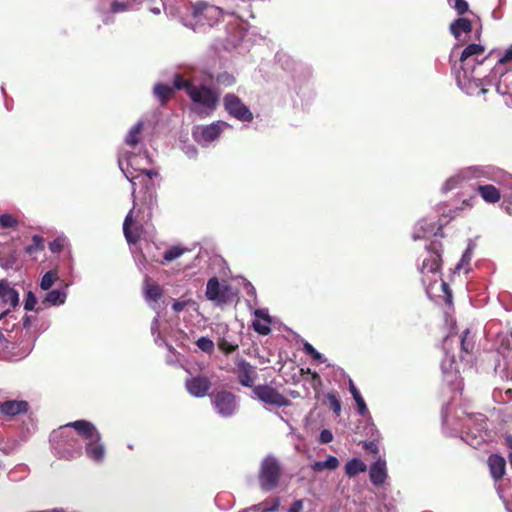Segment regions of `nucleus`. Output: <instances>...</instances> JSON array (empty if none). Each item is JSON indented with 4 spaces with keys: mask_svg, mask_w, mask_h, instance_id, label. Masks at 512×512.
<instances>
[{
    "mask_svg": "<svg viewBox=\"0 0 512 512\" xmlns=\"http://www.w3.org/2000/svg\"><path fill=\"white\" fill-rule=\"evenodd\" d=\"M443 332V350L444 358L441 362V369L445 380L453 383L459 375V365L456 360V353L461 361L471 362L476 344V331L463 322H444Z\"/></svg>",
    "mask_w": 512,
    "mask_h": 512,
    "instance_id": "nucleus-1",
    "label": "nucleus"
},
{
    "mask_svg": "<svg viewBox=\"0 0 512 512\" xmlns=\"http://www.w3.org/2000/svg\"><path fill=\"white\" fill-rule=\"evenodd\" d=\"M441 248L438 241H432L426 248L425 257L419 267L422 275V283L426 288V293L431 297L435 291L441 290L447 303L452 300V292L448 284L442 279L440 273L441 267Z\"/></svg>",
    "mask_w": 512,
    "mask_h": 512,
    "instance_id": "nucleus-2",
    "label": "nucleus"
},
{
    "mask_svg": "<svg viewBox=\"0 0 512 512\" xmlns=\"http://www.w3.org/2000/svg\"><path fill=\"white\" fill-rule=\"evenodd\" d=\"M484 47L480 44H469L461 53L459 61L460 68L455 70V77L458 86L467 94H474L481 86L480 78L474 75L477 65L483 63Z\"/></svg>",
    "mask_w": 512,
    "mask_h": 512,
    "instance_id": "nucleus-3",
    "label": "nucleus"
},
{
    "mask_svg": "<svg viewBox=\"0 0 512 512\" xmlns=\"http://www.w3.org/2000/svg\"><path fill=\"white\" fill-rule=\"evenodd\" d=\"M174 86L178 90H185L193 103V111L200 116L211 115L218 104L219 95L213 89L205 85H196L184 80L180 75H175Z\"/></svg>",
    "mask_w": 512,
    "mask_h": 512,
    "instance_id": "nucleus-4",
    "label": "nucleus"
},
{
    "mask_svg": "<svg viewBox=\"0 0 512 512\" xmlns=\"http://www.w3.org/2000/svg\"><path fill=\"white\" fill-rule=\"evenodd\" d=\"M71 425L83 442L86 457L96 464L102 463L106 456V447L96 426L87 420H77Z\"/></svg>",
    "mask_w": 512,
    "mask_h": 512,
    "instance_id": "nucleus-5",
    "label": "nucleus"
},
{
    "mask_svg": "<svg viewBox=\"0 0 512 512\" xmlns=\"http://www.w3.org/2000/svg\"><path fill=\"white\" fill-rule=\"evenodd\" d=\"M471 178H484L502 184L512 190V175L493 166H473L462 170L459 174L450 177L442 189L448 192L454 189L462 180Z\"/></svg>",
    "mask_w": 512,
    "mask_h": 512,
    "instance_id": "nucleus-6",
    "label": "nucleus"
},
{
    "mask_svg": "<svg viewBox=\"0 0 512 512\" xmlns=\"http://www.w3.org/2000/svg\"><path fill=\"white\" fill-rule=\"evenodd\" d=\"M70 422L54 430L50 435V442L56 456L63 459H74L82 454V444L71 434L73 428Z\"/></svg>",
    "mask_w": 512,
    "mask_h": 512,
    "instance_id": "nucleus-7",
    "label": "nucleus"
},
{
    "mask_svg": "<svg viewBox=\"0 0 512 512\" xmlns=\"http://www.w3.org/2000/svg\"><path fill=\"white\" fill-rule=\"evenodd\" d=\"M493 356L495 373L503 379L512 380V331L499 336V346Z\"/></svg>",
    "mask_w": 512,
    "mask_h": 512,
    "instance_id": "nucleus-8",
    "label": "nucleus"
},
{
    "mask_svg": "<svg viewBox=\"0 0 512 512\" xmlns=\"http://www.w3.org/2000/svg\"><path fill=\"white\" fill-rule=\"evenodd\" d=\"M147 164H149V157L146 150L138 155L131 152H121L118 156V165L125 177L132 184L133 197H135L136 192V183L134 180L139 177V175H135L134 172L141 173Z\"/></svg>",
    "mask_w": 512,
    "mask_h": 512,
    "instance_id": "nucleus-9",
    "label": "nucleus"
},
{
    "mask_svg": "<svg viewBox=\"0 0 512 512\" xmlns=\"http://www.w3.org/2000/svg\"><path fill=\"white\" fill-rule=\"evenodd\" d=\"M461 428L466 429L463 440L474 448L480 446L489 437L487 421L483 414L467 415Z\"/></svg>",
    "mask_w": 512,
    "mask_h": 512,
    "instance_id": "nucleus-10",
    "label": "nucleus"
},
{
    "mask_svg": "<svg viewBox=\"0 0 512 512\" xmlns=\"http://www.w3.org/2000/svg\"><path fill=\"white\" fill-rule=\"evenodd\" d=\"M281 475V468L278 460L272 456H266L260 465L259 470V485L260 488L269 492L278 486Z\"/></svg>",
    "mask_w": 512,
    "mask_h": 512,
    "instance_id": "nucleus-11",
    "label": "nucleus"
},
{
    "mask_svg": "<svg viewBox=\"0 0 512 512\" xmlns=\"http://www.w3.org/2000/svg\"><path fill=\"white\" fill-rule=\"evenodd\" d=\"M191 15L196 25L212 27L219 22L223 11L215 5L199 1L192 5Z\"/></svg>",
    "mask_w": 512,
    "mask_h": 512,
    "instance_id": "nucleus-12",
    "label": "nucleus"
},
{
    "mask_svg": "<svg viewBox=\"0 0 512 512\" xmlns=\"http://www.w3.org/2000/svg\"><path fill=\"white\" fill-rule=\"evenodd\" d=\"M215 329L219 334L217 347L223 354L229 355L238 350L242 341L240 329L231 330L226 322H217Z\"/></svg>",
    "mask_w": 512,
    "mask_h": 512,
    "instance_id": "nucleus-13",
    "label": "nucleus"
},
{
    "mask_svg": "<svg viewBox=\"0 0 512 512\" xmlns=\"http://www.w3.org/2000/svg\"><path fill=\"white\" fill-rule=\"evenodd\" d=\"M227 127L228 124L224 121H216L209 125H197L192 129V137L199 145L207 147L217 140Z\"/></svg>",
    "mask_w": 512,
    "mask_h": 512,
    "instance_id": "nucleus-14",
    "label": "nucleus"
},
{
    "mask_svg": "<svg viewBox=\"0 0 512 512\" xmlns=\"http://www.w3.org/2000/svg\"><path fill=\"white\" fill-rule=\"evenodd\" d=\"M212 405L218 415L223 418H230L237 413L239 402L233 393L219 391L212 397Z\"/></svg>",
    "mask_w": 512,
    "mask_h": 512,
    "instance_id": "nucleus-15",
    "label": "nucleus"
},
{
    "mask_svg": "<svg viewBox=\"0 0 512 512\" xmlns=\"http://www.w3.org/2000/svg\"><path fill=\"white\" fill-rule=\"evenodd\" d=\"M223 105L231 117L242 122H251L253 120V113L235 94H226L223 98Z\"/></svg>",
    "mask_w": 512,
    "mask_h": 512,
    "instance_id": "nucleus-16",
    "label": "nucleus"
},
{
    "mask_svg": "<svg viewBox=\"0 0 512 512\" xmlns=\"http://www.w3.org/2000/svg\"><path fill=\"white\" fill-rule=\"evenodd\" d=\"M206 296L209 300L215 301L218 304H225L232 302L236 297V293L230 286L220 284L218 279L213 277L207 283Z\"/></svg>",
    "mask_w": 512,
    "mask_h": 512,
    "instance_id": "nucleus-17",
    "label": "nucleus"
},
{
    "mask_svg": "<svg viewBox=\"0 0 512 512\" xmlns=\"http://www.w3.org/2000/svg\"><path fill=\"white\" fill-rule=\"evenodd\" d=\"M253 394L259 401L277 408L287 407L290 404V401L284 395L269 385L255 386Z\"/></svg>",
    "mask_w": 512,
    "mask_h": 512,
    "instance_id": "nucleus-18",
    "label": "nucleus"
},
{
    "mask_svg": "<svg viewBox=\"0 0 512 512\" xmlns=\"http://www.w3.org/2000/svg\"><path fill=\"white\" fill-rule=\"evenodd\" d=\"M37 323L38 322H22V323L19 322L18 324H13L12 329L9 331L7 330V332H8L7 336H5L0 331V345L3 346L5 343L18 341L16 339V337L14 335H12V333L15 330L20 329V332H21L20 343H23L24 341H26L27 344L25 345V347H26V349H29L30 342L34 341V339L36 338L34 329L36 328Z\"/></svg>",
    "mask_w": 512,
    "mask_h": 512,
    "instance_id": "nucleus-19",
    "label": "nucleus"
},
{
    "mask_svg": "<svg viewBox=\"0 0 512 512\" xmlns=\"http://www.w3.org/2000/svg\"><path fill=\"white\" fill-rule=\"evenodd\" d=\"M0 300L3 307L0 312V320H2L11 309L19 305V293L7 279H0Z\"/></svg>",
    "mask_w": 512,
    "mask_h": 512,
    "instance_id": "nucleus-20",
    "label": "nucleus"
},
{
    "mask_svg": "<svg viewBox=\"0 0 512 512\" xmlns=\"http://www.w3.org/2000/svg\"><path fill=\"white\" fill-rule=\"evenodd\" d=\"M236 374L239 383L248 388H254V382L257 378L256 367L251 365L244 359H240L236 362Z\"/></svg>",
    "mask_w": 512,
    "mask_h": 512,
    "instance_id": "nucleus-21",
    "label": "nucleus"
},
{
    "mask_svg": "<svg viewBox=\"0 0 512 512\" xmlns=\"http://www.w3.org/2000/svg\"><path fill=\"white\" fill-rule=\"evenodd\" d=\"M185 386L190 395L194 397H204L211 388V382L206 376H195L188 378Z\"/></svg>",
    "mask_w": 512,
    "mask_h": 512,
    "instance_id": "nucleus-22",
    "label": "nucleus"
},
{
    "mask_svg": "<svg viewBox=\"0 0 512 512\" xmlns=\"http://www.w3.org/2000/svg\"><path fill=\"white\" fill-rule=\"evenodd\" d=\"M388 477L386 460L379 457L369 468V478L374 486H381Z\"/></svg>",
    "mask_w": 512,
    "mask_h": 512,
    "instance_id": "nucleus-23",
    "label": "nucleus"
},
{
    "mask_svg": "<svg viewBox=\"0 0 512 512\" xmlns=\"http://www.w3.org/2000/svg\"><path fill=\"white\" fill-rule=\"evenodd\" d=\"M142 290L145 301L150 305L156 304L163 296L161 286L147 275L144 278Z\"/></svg>",
    "mask_w": 512,
    "mask_h": 512,
    "instance_id": "nucleus-24",
    "label": "nucleus"
},
{
    "mask_svg": "<svg viewBox=\"0 0 512 512\" xmlns=\"http://www.w3.org/2000/svg\"><path fill=\"white\" fill-rule=\"evenodd\" d=\"M29 404L24 400H8L0 403V412L13 417L28 411Z\"/></svg>",
    "mask_w": 512,
    "mask_h": 512,
    "instance_id": "nucleus-25",
    "label": "nucleus"
},
{
    "mask_svg": "<svg viewBox=\"0 0 512 512\" xmlns=\"http://www.w3.org/2000/svg\"><path fill=\"white\" fill-rule=\"evenodd\" d=\"M169 322H153L151 325V333L154 337V342L158 346L166 345L171 349V345L167 342V335L169 333Z\"/></svg>",
    "mask_w": 512,
    "mask_h": 512,
    "instance_id": "nucleus-26",
    "label": "nucleus"
},
{
    "mask_svg": "<svg viewBox=\"0 0 512 512\" xmlns=\"http://www.w3.org/2000/svg\"><path fill=\"white\" fill-rule=\"evenodd\" d=\"M67 298L66 291L59 289L51 290L46 293L45 297L40 301L39 308H48L63 304Z\"/></svg>",
    "mask_w": 512,
    "mask_h": 512,
    "instance_id": "nucleus-27",
    "label": "nucleus"
},
{
    "mask_svg": "<svg viewBox=\"0 0 512 512\" xmlns=\"http://www.w3.org/2000/svg\"><path fill=\"white\" fill-rule=\"evenodd\" d=\"M488 466L491 476L495 479H501L505 473V459L497 454H493L488 458Z\"/></svg>",
    "mask_w": 512,
    "mask_h": 512,
    "instance_id": "nucleus-28",
    "label": "nucleus"
},
{
    "mask_svg": "<svg viewBox=\"0 0 512 512\" xmlns=\"http://www.w3.org/2000/svg\"><path fill=\"white\" fill-rule=\"evenodd\" d=\"M477 190L483 200L487 203H496L501 198L499 190L493 185H480Z\"/></svg>",
    "mask_w": 512,
    "mask_h": 512,
    "instance_id": "nucleus-29",
    "label": "nucleus"
},
{
    "mask_svg": "<svg viewBox=\"0 0 512 512\" xmlns=\"http://www.w3.org/2000/svg\"><path fill=\"white\" fill-rule=\"evenodd\" d=\"M143 130V122L138 121L128 131L125 136V144L129 147H136L141 141V133Z\"/></svg>",
    "mask_w": 512,
    "mask_h": 512,
    "instance_id": "nucleus-30",
    "label": "nucleus"
},
{
    "mask_svg": "<svg viewBox=\"0 0 512 512\" xmlns=\"http://www.w3.org/2000/svg\"><path fill=\"white\" fill-rule=\"evenodd\" d=\"M471 30L472 24L467 18H458L450 24V32L455 38H459L461 33H469Z\"/></svg>",
    "mask_w": 512,
    "mask_h": 512,
    "instance_id": "nucleus-31",
    "label": "nucleus"
},
{
    "mask_svg": "<svg viewBox=\"0 0 512 512\" xmlns=\"http://www.w3.org/2000/svg\"><path fill=\"white\" fill-rule=\"evenodd\" d=\"M435 225L432 222H427L426 220H421L414 229L413 239L418 240L422 239L430 234L434 233Z\"/></svg>",
    "mask_w": 512,
    "mask_h": 512,
    "instance_id": "nucleus-32",
    "label": "nucleus"
},
{
    "mask_svg": "<svg viewBox=\"0 0 512 512\" xmlns=\"http://www.w3.org/2000/svg\"><path fill=\"white\" fill-rule=\"evenodd\" d=\"M366 469V464L359 458H353L345 464V474L348 477H354L359 473L365 472Z\"/></svg>",
    "mask_w": 512,
    "mask_h": 512,
    "instance_id": "nucleus-33",
    "label": "nucleus"
},
{
    "mask_svg": "<svg viewBox=\"0 0 512 512\" xmlns=\"http://www.w3.org/2000/svg\"><path fill=\"white\" fill-rule=\"evenodd\" d=\"M349 391L352 394L353 399L356 402V405L358 408V413L362 416L367 415L368 408L366 406V403H365L363 397L361 396L359 390L356 388L355 384L353 383V381L351 379L349 380Z\"/></svg>",
    "mask_w": 512,
    "mask_h": 512,
    "instance_id": "nucleus-34",
    "label": "nucleus"
},
{
    "mask_svg": "<svg viewBox=\"0 0 512 512\" xmlns=\"http://www.w3.org/2000/svg\"><path fill=\"white\" fill-rule=\"evenodd\" d=\"M175 86H169L167 84H157L154 87V95L162 102L165 103L168 99H170L174 93Z\"/></svg>",
    "mask_w": 512,
    "mask_h": 512,
    "instance_id": "nucleus-35",
    "label": "nucleus"
},
{
    "mask_svg": "<svg viewBox=\"0 0 512 512\" xmlns=\"http://www.w3.org/2000/svg\"><path fill=\"white\" fill-rule=\"evenodd\" d=\"M132 213L133 209L129 211L123 223V233L128 243H136L139 239V236L137 234L132 233V231L130 230V224L132 222Z\"/></svg>",
    "mask_w": 512,
    "mask_h": 512,
    "instance_id": "nucleus-36",
    "label": "nucleus"
},
{
    "mask_svg": "<svg viewBox=\"0 0 512 512\" xmlns=\"http://www.w3.org/2000/svg\"><path fill=\"white\" fill-rule=\"evenodd\" d=\"M58 276H57V273L55 271H48L46 272L41 281H40V288L44 291H47L49 290L54 282L57 280Z\"/></svg>",
    "mask_w": 512,
    "mask_h": 512,
    "instance_id": "nucleus-37",
    "label": "nucleus"
},
{
    "mask_svg": "<svg viewBox=\"0 0 512 512\" xmlns=\"http://www.w3.org/2000/svg\"><path fill=\"white\" fill-rule=\"evenodd\" d=\"M303 351L310 355L314 361H317L319 363H326L327 362V359L326 357L321 354L320 352H318L310 343L308 342H305L303 344Z\"/></svg>",
    "mask_w": 512,
    "mask_h": 512,
    "instance_id": "nucleus-38",
    "label": "nucleus"
},
{
    "mask_svg": "<svg viewBox=\"0 0 512 512\" xmlns=\"http://www.w3.org/2000/svg\"><path fill=\"white\" fill-rule=\"evenodd\" d=\"M40 301L37 300L36 296L32 291H29L26 295V299L24 302V309L27 311H39L44 308H39Z\"/></svg>",
    "mask_w": 512,
    "mask_h": 512,
    "instance_id": "nucleus-39",
    "label": "nucleus"
},
{
    "mask_svg": "<svg viewBox=\"0 0 512 512\" xmlns=\"http://www.w3.org/2000/svg\"><path fill=\"white\" fill-rule=\"evenodd\" d=\"M196 345L201 351H203L207 354H212L215 349L214 342L211 339H209L208 337H200L196 341Z\"/></svg>",
    "mask_w": 512,
    "mask_h": 512,
    "instance_id": "nucleus-40",
    "label": "nucleus"
},
{
    "mask_svg": "<svg viewBox=\"0 0 512 512\" xmlns=\"http://www.w3.org/2000/svg\"><path fill=\"white\" fill-rule=\"evenodd\" d=\"M471 258H472V246L469 245L467 247V249L465 250V252L463 253L459 263L457 264L456 269L458 271H460L461 269H466V271H468L467 267L470 264Z\"/></svg>",
    "mask_w": 512,
    "mask_h": 512,
    "instance_id": "nucleus-41",
    "label": "nucleus"
},
{
    "mask_svg": "<svg viewBox=\"0 0 512 512\" xmlns=\"http://www.w3.org/2000/svg\"><path fill=\"white\" fill-rule=\"evenodd\" d=\"M216 82L222 86H231L235 83V77L228 72H223L217 75Z\"/></svg>",
    "mask_w": 512,
    "mask_h": 512,
    "instance_id": "nucleus-42",
    "label": "nucleus"
},
{
    "mask_svg": "<svg viewBox=\"0 0 512 512\" xmlns=\"http://www.w3.org/2000/svg\"><path fill=\"white\" fill-rule=\"evenodd\" d=\"M183 253L184 249L177 246L171 247L164 253V260L167 262L173 261L179 258Z\"/></svg>",
    "mask_w": 512,
    "mask_h": 512,
    "instance_id": "nucleus-43",
    "label": "nucleus"
},
{
    "mask_svg": "<svg viewBox=\"0 0 512 512\" xmlns=\"http://www.w3.org/2000/svg\"><path fill=\"white\" fill-rule=\"evenodd\" d=\"M44 248V242L42 237L34 235L32 238V244L26 247V252L31 254L35 251L42 250Z\"/></svg>",
    "mask_w": 512,
    "mask_h": 512,
    "instance_id": "nucleus-44",
    "label": "nucleus"
},
{
    "mask_svg": "<svg viewBox=\"0 0 512 512\" xmlns=\"http://www.w3.org/2000/svg\"><path fill=\"white\" fill-rule=\"evenodd\" d=\"M187 307H191V308L195 309V302L192 301L191 299H188V300H177L172 305V309L175 312L183 311Z\"/></svg>",
    "mask_w": 512,
    "mask_h": 512,
    "instance_id": "nucleus-45",
    "label": "nucleus"
},
{
    "mask_svg": "<svg viewBox=\"0 0 512 512\" xmlns=\"http://www.w3.org/2000/svg\"><path fill=\"white\" fill-rule=\"evenodd\" d=\"M507 80H508V77H505V78L501 79L499 81V83L496 85V90L501 95L512 94V92H511L512 81L509 84H507Z\"/></svg>",
    "mask_w": 512,
    "mask_h": 512,
    "instance_id": "nucleus-46",
    "label": "nucleus"
},
{
    "mask_svg": "<svg viewBox=\"0 0 512 512\" xmlns=\"http://www.w3.org/2000/svg\"><path fill=\"white\" fill-rule=\"evenodd\" d=\"M270 322H252L253 329L260 335H268L271 331Z\"/></svg>",
    "mask_w": 512,
    "mask_h": 512,
    "instance_id": "nucleus-47",
    "label": "nucleus"
},
{
    "mask_svg": "<svg viewBox=\"0 0 512 512\" xmlns=\"http://www.w3.org/2000/svg\"><path fill=\"white\" fill-rule=\"evenodd\" d=\"M17 224L16 219L10 214H2L0 216V226L3 228H11Z\"/></svg>",
    "mask_w": 512,
    "mask_h": 512,
    "instance_id": "nucleus-48",
    "label": "nucleus"
},
{
    "mask_svg": "<svg viewBox=\"0 0 512 512\" xmlns=\"http://www.w3.org/2000/svg\"><path fill=\"white\" fill-rule=\"evenodd\" d=\"M328 400H329L330 407H331L332 411L336 415H339L340 412H341V403L338 400V398L335 395H333V394H329L328 395Z\"/></svg>",
    "mask_w": 512,
    "mask_h": 512,
    "instance_id": "nucleus-49",
    "label": "nucleus"
},
{
    "mask_svg": "<svg viewBox=\"0 0 512 512\" xmlns=\"http://www.w3.org/2000/svg\"><path fill=\"white\" fill-rule=\"evenodd\" d=\"M453 8L462 15L468 11V3L465 0H454Z\"/></svg>",
    "mask_w": 512,
    "mask_h": 512,
    "instance_id": "nucleus-50",
    "label": "nucleus"
},
{
    "mask_svg": "<svg viewBox=\"0 0 512 512\" xmlns=\"http://www.w3.org/2000/svg\"><path fill=\"white\" fill-rule=\"evenodd\" d=\"M129 9V4L125 2L113 1L111 4L112 13L125 12Z\"/></svg>",
    "mask_w": 512,
    "mask_h": 512,
    "instance_id": "nucleus-51",
    "label": "nucleus"
},
{
    "mask_svg": "<svg viewBox=\"0 0 512 512\" xmlns=\"http://www.w3.org/2000/svg\"><path fill=\"white\" fill-rule=\"evenodd\" d=\"M64 243H65V239L62 237H59L49 244V248L52 252L57 253L63 249Z\"/></svg>",
    "mask_w": 512,
    "mask_h": 512,
    "instance_id": "nucleus-52",
    "label": "nucleus"
},
{
    "mask_svg": "<svg viewBox=\"0 0 512 512\" xmlns=\"http://www.w3.org/2000/svg\"><path fill=\"white\" fill-rule=\"evenodd\" d=\"M323 465L325 469L335 470L339 466V460L335 456L330 455L323 461Z\"/></svg>",
    "mask_w": 512,
    "mask_h": 512,
    "instance_id": "nucleus-53",
    "label": "nucleus"
},
{
    "mask_svg": "<svg viewBox=\"0 0 512 512\" xmlns=\"http://www.w3.org/2000/svg\"><path fill=\"white\" fill-rule=\"evenodd\" d=\"M253 315L257 320H272L266 308L254 309Z\"/></svg>",
    "mask_w": 512,
    "mask_h": 512,
    "instance_id": "nucleus-54",
    "label": "nucleus"
},
{
    "mask_svg": "<svg viewBox=\"0 0 512 512\" xmlns=\"http://www.w3.org/2000/svg\"><path fill=\"white\" fill-rule=\"evenodd\" d=\"M333 440V434L328 429H323L319 435V441L323 444H328Z\"/></svg>",
    "mask_w": 512,
    "mask_h": 512,
    "instance_id": "nucleus-55",
    "label": "nucleus"
},
{
    "mask_svg": "<svg viewBox=\"0 0 512 512\" xmlns=\"http://www.w3.org/2000/svg\"><path fill=\"white\" fill-rule=\"evenodd\" d=\"M304 508V502L303 500L299 499L294 501L291 506L289 507L287 512H302Z\"/></svg>",
    "mask_w": 512,
    "mask_h": 512,
    "instance_id": "nucleus-56",
    "label": "nucleus"
},
{
    "mask_svg": "<svg viewBox=\"0 0 512 512\" xmlns=\"http://www.w3.org/2000/svg\"><path fill=\"white\" fill-rule=\"evenodd\" d=\"M512 61V46L505 50L504 54L499 59V64H505Z\"/></svg>",
    "mask_w": 512,
    "mask_h": 512,
    "instance_id": "nucleus-57",
    "label": "nucleus"
},
{
    "mask_svg": "<svg viewBox=\"0 0 512 512\" xmlns=\"http://www.w3.org/2000/svg\"><path fill=\"white\" fill-rule=\"evenodd\" d=\"M184 153L189 158H195L197 156V149L193 145H188L184 148Z\"/></svg>",
    "mask_w": 512,
    "mask_h": 512,
    "instance_id": "nucleus-58",
    "label": "nucleus"
},
{
    "mask_svg": "<svg viewBox=\"0 0 512 512\" xmlns=\"http://www.w3.org/2000/svg\"><path fill=\"white\" fill-rule=\"evenodd\" d=\"M244 287L248 296L256 297V290L250 282H245Z\"/></svg>",
    "mask_w": 512,
    "mask_h": 512,
    "instance_id": "nucleus-59",
    "label": "nucleus"
},
{
    "mask_svg": "<svg viewBox=\"0 0 512 512\" xmlns=\"http://www.w3.org/2000/svg\"><path fill=\"white\" fill-rule=\"evenodd\" d=\"M311 468L314 472H321L325 469L324 465H323V461H317V462H314L312 465H311Z\"/></svg>",
    "mask_w": 512,
    "mask_h": 512,
    "instance_id": "nucleus-60",
    "label": "nucleus"
},
{
    "mask_svg": "<svg viewBox=\"0 0 512 512\" xmlns=\"http://www.w3.org/2000/svg\"><path fill=\"white\" fill-rule=\"evenodd\" d=\"M506 444L509 448V460H510V464H511V467H512V436H507L506 437Z\"/></svg>",
    "mask_w": 512,
    "mask_h": 512,
    "instance_id": "nucleus-61",
    "label": "nucleus"
},
{
    "mask_svg": "<svg viewBox=\"0 0 512 512\" xmlns=\"http://www.w3.org/2000/svg\"><path fill=\"white\" fill-rule=\"evenodd\" d=\"M141 174H145L149 179H152L153 177H156L158 175L156 171L148 170L145 167Z\"/></svg>",
    "mask_w": 512,
    "mask_h": 512,
    "instance_id": "nucleus-62",
    "label": "nucleus"
},
{
    "mask_svg": "<svg viewBox=\"0 0 512 512\" xmlns=\"http://www.w3.org/2000/svg\"><path fill=\"white\" fill-rule=\"evenodd\" d=\"M306 373L311 374L313 381L318 382V383L321 382L320 376L317 372H312L311 369L308 368L306 370Z\"/></svg>",
    "mask_w": 512,
    "mask_h": 512,
    "instance_id": "nucleus-63",
    "label": "nucleus"
},
{
    "mask_svg": "<svg viewBox=\"0 0 512 512\" xmlns=\"http://www.w3.org/2000/svg\"><path fill=\"white\" fill-rule=\"evenodd\" d=\"M365 448L376 453L378 451L377 445L374 442H368L365 444Z\"/></svg>",
    "mask_w": 512,
    "mask_h": 512,
    "instance_id": "nucleus-64",
    "label": "nucleus"
}]
</instances>
